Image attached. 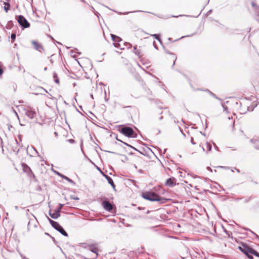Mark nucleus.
I'll return each instance as SVG.
<instances>
[{
  "label": "nucleus",
  "mask_w": 259,
  "mask_h": 259,
  "mask_svg": "<svg viewBox=\"0 0 259 259\" xmlns=\"http://www.w3.org/2000/svg\"><path fill=\"white\" fill-rule=\"evenodd\" d=\"M142 196L145 199L150 201H160L162 203H165L166 199L160 197L158 195L152 191H146L142 193Z\"/></svg>",
  "instance_id": "f257e3e1"
},
{
  "label": "nucleus",
  "mask_w": 259,
  "mask_h": 259,
  "mask_svg": "<svg viewBox=\"0 0 259 259\" xmlns=\"http://www.w3.org/2000/svg\"><path fill=\"white\" fill-rule=\"evenodd\" d=\"M118 131L123 135L128 138H137V134L134 130L130 126H121L118 129Z\"/></svg>",
  "instance_id": "f03ea898"
},
{
  "label": "nucleus",
  "mask_w": 259,
  "mask_h": 259,
  "mask_svg": "<svg viewBox=\"0 0 259 259\" xmlns=\"http://www.w3.org/2000/svg\"><path fill=\"white\" fill-rule=\"evenodd\" d=\"M49 222L51 224V226L56 230H57L58 232H59L62 235L65 237L68 236L67 233L65 231V230L64 229L63 227H62L58 222L54 221L49 218V217H47Z\"/></svg>",
  "instance_id": "7ed1b4c3"
},
{
  "label": "nucleus",
  "mask_w": 259,
  "mask_h": 259,
  "mask_svg": "<svg viewBox=\"0 0 259 259\" xmlns=\"http://www.w3.org/2000/svg\"><path fill=\"white\" fill-rule=\"evenodd\" d=\"M16 19L23 29L28 28L30 26V23L23 16H16Z\"/></svg>",
  "instance_id": "20e7f679"
},
{
  "label": "nucleus",
  "mask_w": 259,
  "mask_h": 259,
  "mask_svg": "<svg viewBox=\"0 0 259 259\" xmlns=\"http://www.w3.org/2000/svg\"><path fill=\"white\" fill-rule=\"evenodd\" d=\"M239 249L244 253L249 258L252 259V256L250 255L252 248L248 246L246 244L243 243L241 246H239Z\"/></svg>",
  "instance_id": "39448f33"
},
{
  "label": "nucleus",
  "mask_w": 259,
  "mask_h": 259,
  "mask_svg": "<svg viewBox=\"0 0 259 259\" xmlns=\"http://www.w3.org/2000/svg\"><path fill=\"white\" fill-rule=\"evenodd\" d=\"M111 37L113 42L114 46L120 50H123V48H121V42H122V39L119 36L111 34Z\"/></svg>",
  "instance_id": "423d86ee"
},
{
  "label": "nucleus",
  "mask_w": 259,
  "mask_h": 259,
  "mask_svg": "<svg viewBox=\"0 0 259 259\" xmlns=\"http://www.w3.org/2000/svg\"><path fill=\"white\" fill-rule=\"evenodd\" d=\"M24 114L30 119H33L36 116V112L30 106L24 109Z\"/></svg>",
  "instance_id": "0eeeda50"
},
{
  "label": "nucleus",
  "mask_w": 259,
  "mask_h": 259,
  "mask_svg": "<svg viewBox=\"0 0 259 259\" xmlns=\"http://www.w3.org/2000/svg\"><path fill=\"white\" fill-rule=\"evenodd\" d=\"M22 166L23 168V171L24 172L27 173L29 177H31L32 176L33 178H35L34 174L32 172L31 168L28 165H27L25 163H22Z\"/></svg>",
  "instance_id": "6e6552de"
},
{
  "label": "nucleus",
  "mask_w": 259,
  "mask_h": 259,
  "mask_svg": "<svg viewBox=\"0 0 259 259\" xmlns=\"http://www.w3.org/2000/svg\"><path fill=\"white\" fill-rule=\"evenodd\" d=\"M102 206L105 210L108 211H111L113 209V205L108 200H103Z\"/></svg>",
  "instance_id": "1a4fd4ad"
},
{
  "label": "nucleus",
  "mask_w": 259,
  "mask_h": 259,
  "mask_svg": "<svg viewBox=\"0 0 259 259\" xmlns=\"http://www.w3.org/2000/svg\"><path fill=\"white\" fill-rule=\"evenodd\" d=\"M177 180L174 177H171L167 179L165 183L166 186L172 187L176 185Z\"/></svg>",
  "instance_id": "9d476101"
},
{
  "label": "nucleus",
  "mask_w": 259,
  "mask_h": 259,
  "mask_svg": "<svg viewBox=\"0 0 259 259\" xmlns=\"http://www.w3.org/2000/svg\"><path fill=\"white\" fill-rule=\"evenodd\" d=\"M250 142L253 145V147L259 150V137H254L250 140Z\"/></svg>",
  "instance_id": "9b49d317"
},
{
  "label": "nucleus",
  "mask_w": 259,
  "mask_h": 259,
  "mask_svg": "<svg viewBox=\"0 0 259 259\" xmlns=\"http://www.w3.org/2000/svg\"><path fill=\"white\" fill-rule=\"evenodd\" d=\"M32 44L34 45V49L40 52H41L42 51L44 50L41 44H38L37 41L33 40L32 41Z\"/></svg>",
  "instance_id": "f8f14e48"
},
{
  "label": "nucleus",
  "mask_w": 259,
  "mask_h": 259,
  "mask_svg": "<svg viewBox=\"0 0 259 259\" xmlns=\"http://www.w3.org/2000/svg\"><path fill=\"white\" fill-rule=\"evenodd\" d=\"M55 172L58 176H60L61 178H63V179L66 180L69 183H71L74 185H75V183L73 180H72L71 179H70V178L67 177V176H64V175H63L59 172L56 171Z\"/></svg>",
  "instance_id": "ddd939ff"
},
{
  "label": "nucleus",
  "mask_w": 259,
  "mask_h": 259,
  "mask_svg": "<svg viewBox=\"0 0 259 259\" xmlns=\"http://www.w3.org/2000/svg\"><path fill=\"white\" fill-rule=\"evenodd\" d=\"M104 176L105 177L106 179L108 181V183L111 186V187L115 190V185L114 183L113 180L108 175H104Z\"/></svg>",
  "instance_id": "4468645a"
},
{
  "label": "nucleus",
  "mask_w": 259,
  "mask_h": 259,
  "mask_svg": "<svg viewBox=\"0 0 259 259\" xmlns=\"http://www.w3.org/2000/svg\"><path fill=\"white\" fill-rule=\"evenodd\" d=\"M49 213L50 216L54 219H57L60 216V213H59L56 210L53 213L52 212L51 210H50Z\"/></svg>",
  "instance_id": "2eb2a0df"
},
{
  "label": "nucleus",
  "mask_w": 259,
  "mask_h": 259,
  "mask_svg": "<svg viewBox=\"0 0 259 259\" xmlns=\"http://www.w3.org/2000/svg\"><path fill=\"white\" fill-rule=\"evenodd\" d=\"M163 49L164 50L165 52L166 53H167V54H169V55H171L172 56V59H174V62L173 64H172V67H173V66H174L175 64V61H176V60H177V56H176V55H175V54H174V53H172L170 52V51H169L168 50L166 49L165 48V47H163Z\"/></svg>",
  "instance_id": "dca6fc26"
},
{
  "label": "nucleus",
  "mask_w": 259,
  "mask_h": 259,
  "mask_svg": "<svg viewBox=\"0 0 259 259\" xmlns=\"http://www.w3.org/2000/svg\"><path fill=\"white\" fill-rule=\"evenodd\" d=\"M4 4L5 5V7H4V10L8 12V10L10 8V5L8 2H5L4 3Z\"/></svg>",
  "instance_id": "f3484780"
},
{
  "label": "nucleus",
  "mask_w": 259,
  "mask_h": 259,
  "mask_svg": "<svg viewBox=\"0 0 259 259\" xmlns=\"http://www.w3.org/2000/svg\"><path fill=\"white\" fill-rule=\"evenodd\" d=\"M90 250L92 252L96 253L97 256L98 255V249L97 247L93 246H90Z\"/></svg>",
  "instance_id": "a211bd4d"
},
{
  "label": "nucleus",
  "mask_w": 259,
  "mask_h": 259,
  "mask_svg": "<svg viewBox=\"0 0 259 259\" xmlns=\"http://www.w3.org/2000/svg\"><path fill=\"white\" fill-rule=\"evenodd\" d=\"M236 104L237 105H240L241 106L240 113L241 114H245L246 112V111H244V110H242V106H243V105H242V103L241 102H236Z\"/></svg>",
  "instance_id": "6ab92c4d"
},
{
  "label": "nucleus",
  "mask_w": 259,
  "mask_h": 259,
  "mask_svg": "<svg viewBox=\"0 0 259 259\" xmlns=\"http://www.w3.org/2000/svg\"><path fill=\"white\" fill-rule=\"evenodd\" d=\"M13 25L14 24H13V21H9L8 22V23H7V24L6 25V28L7 29H11V28H12L13 27Z\"/></svg>",
  "instance_id": "aec40b11"
},
{
  "label": "nucleus",
  "mask_w": 259,
  "mask_h": 259,
  "mask_svg": "<svg viewBox=\"0 0 259 259\" xmlns=\"http://www.w3.org/2000/svg\"><path fill=\"white\" fill-rule=\"evenodd\" d=\"M250 255H254L256 256L259 257V253L253 248H252V249L251 250V253Z\"/></svg>",
  "instance_id": "412c9836"
},
{
  "label": "nucleus",
  "mask_w": 259,
  "mask_h": 259,
  "mask_svg": "<svg viewBox=\"0 0 259 259\" xmlns=\"http://www.w3.org/2000/svg\"><path fill=\"white\" fill-rule=\"evenodd\" d=\"M256 106H252L251 107H250L248 106H246V105H243V107L244 108H247V111H253L254 108H255Z\"/></svg>",
  "instance_id": "4be33fe9"
},
{
  "label": "nucleus",
  "mask_w": 259,
  "mask_h": 259,
  "mask_svg": "<svg viewBox=\"0 0 259 259\" xmlns=\"http://www.w3.org/2000/svg\"><path fill=\"white\" fill-rule=\"evenodd\" d=\"M63 206H64V204L60 203L59 204V207L57 208V209L56 210V211L57 212H58L59 213H60Z\"/></svg>",
  "instance_id": "5701e85b"
},
{
  "label": "nucleus",
  "mask_w": 259,
  "mask_h": 259,
  "mask_svg": "<svg viewBox=\"0 0 259 259\" xmlns=\"http://www.w3.org/2000/svg\"><path fill=\"white\" fill-rule=\"evenodd\" d=\"M206 149L207 150V151H210L211 150V148H212L211 145L210 143L206 142Z\"/></svg>",
  "instance_id": "b1692460"
},
{
  "label": "nucleus",
  "mask_w": 259,
  "mask_h": 259,
  "mask_svg": "<svg viewBox=\"0 0 259 259\" xmlns=\"http://www.w3.org/2000/svg\"><path fill=\"white\" fill-rule=\"evenodd\" d=\"M123 45L125 47L127 48V49H130L132 47V44L129 42H124L123 43Z\"/></svg>",
  "instance_id": "393cba45"
},
{
  "label": "nucleus",
  "mask_w": 259,
  "mask_h": 259,
  "mask_svg": "<svg viewBox=\"0 0 259 259\" xmlns=\"http://www.w3.org/2000/svg\"><path fill=\"white\" fill-rule=\"evenodd\" d=\"M209 94L211 97H213L214 98H215V99H218V100H221V99L220 98H218V97H217V96H216L214 94H213L212 92H209Z\"/></svg>",
  "instance_id": "a878e982"
},
{
  "label": "nucleus",
  "mask_w": 259,
  "mask_h": 259,
  "mask_svg": "<svg viewBox=\"0 0 259 259\" xmlns=\"http://www.w3.org/2000/svg\"><path fill=\"white\" fill-rule=\"evenodd\" d=\"M16 34L15 33H12L11 34V41L12 42H14L16 39Z\"/></svg>",
  "instance_id": "bb28decb"
},
{
  "label": "nucleus",
  "mask_w": 259,
  "mask_h": 259,
  "mask_svg": "<svg viewBox=\"0 0 259 259\" xmlns=\"http://www.w3.org/2000/svg\"><path fill=\"white\" fill-rule=\"evenodd\" d=\"M136 49H137L136 47L134 46V53L140 57V52H139V51H136Z\"/></svg>",
  "instance_id": "cd10ccee"
},
{
  "label": "nucleus",
  "mask_w": 259,
  "mask_h": 259,
  "mask_svg": "<svg viewBox=\"0 0 259 259\" xmlns=\"http://www.w3.org/2000/svg\"><path fill=\"white\" fill-rule=\"evenodd\" d=\"M151 36H152L156 39L157 40V39H158L159 37H160V35L159 34H151Z\"/></svg>",
  "instance_id": "c85d7f7f"
},
{
  "label": "nucleus",
  "mask_w": 259,
  "mask_h": 259,
  "mask_svg": "<svg viewBox=\"0 0 259 259\" xmlns=\"http://www.w3.org/2000/svg\"><path fill=\"white\" fill-rule=\"evenodd\" d=\"M253 198V197L252 196H250V197H249L247 199H246L245 200H244V203H248L249 201H250V200H252V199Z\"/></svg>",
  "instance_id": "c756f323"
},
{
  "label": "nucleus",
  "mask_w": 259,
  "mask_h": 259,
  "mask_svg": "<svg viewBox=\"0 0 259 259\" xmlns=\"http://www.w3.org/2000/svg\"><path fill=\"white\" fill-rule=\"evenodd\" d=\"M142 12L141 11H133V12H125V13H120V14L121 15H126V14H127L130 13H137V12Z\"/></svg>",
  "instance_id": "7c9ffc66"
},
{
  "label": "nucleus",
  "mask_w": 259,
  "mask_h": 259,
  "mask_svg": "<svg viewBox=\"0 0 259 259\" xmlns=\"http://www.w3.org/2000/svg\"><path fill=\"white\" fill-rule=\"evenodd\" d=\"M123 144H124V145H126V146H128V147H131V148H133V149H135V150H137V149L136 148H134V147H133L132 146H131V145H129V144H128L127 143H125V142H123Z\"/></svg>",
  "instance_id": "2f4dec72"
},
{
  "label": "nucleus",
  "mask_w": 259,
  "mask_h": 259,
  "mask_svg": "<svg viewBox=\"0 0 259 259\" xmlns=\"http://www.w3.org/2000/svg\"><path fill=\"white\" fill-rule=\"evenodd\" d=\"M222 106L223 108H224V110L227 112L228 110V107L225 105L224 103L222 104Z\"/></svg>",
  "instance_id": "473e14b6"
},
{
  "label": "nucleus",
  "mask_w": 259,
  "mask_h": 259,
  "mask_svg": "<svg viewBox=\"0 0 259 259\" xmlns=\"http://www.w3.org/2000/svg\"><path fill=\"white\" fill-rule=\"evenodd\" d=\"M67 141L69 142L71 144H73L75 143V141L73 139H68Z\"/></svg>",
  "instance_id": "72a5a7b5"
},
{
  "label": "nucleus",
  "mask_w": 259,
  "mask_h": 259,
  "mask_svg": "<svg viewBox=\"0 0 259 259\" xmlns=\"http://www.w3.org/2000/svg\"><path fill=\"white\" fill-rule=\"evenodd\" d=\"M70 198L73 200H78L79 199V198L77 196H72V195L70 196Z\"/></svg>",
  "instance_id": "f704fd0d"
},
{
  "label": "nucleus",
  "mask_w": 259,
  "mask_h": 259,
  "mask_svg": "<svg viewBox=\"0 0 259 259\" xmlns=\"http://www.w3.org/2000/svg\"><path fill=\"white\" fill-rule=\"evenodd\" d=\"M193 34H192V35H187V36H182L181 38H179V39H176V40H174V41H177V40H179V39H181V38H184V37H185L192 36H193Z\"/></svg>",
  "instance_id": "c9c22d12"
},
{
  "label": "nucleus",
  "mask_w": 259,
  "mask_h": 259,
  "mask_svg": "<svg viewBox=\"0 0 259 259\" xmlns=\"http://www.w3.org/2000/svg\"><path fill=\"white\" fill-rule=\"evenodd\" d=\"M54 81L56 83H59V79L58 77H57L56 78L54 79Z\"/></svg>",
  "instance_id": "e433bc0d"
},
{
  "label": "nucleus",
  "mask_w": 259,
  "mask_h": 259,
  "mask_svg": "<svg viewBox=\"0 0 259 259\" xmlns=\"http://www.w3.org/2000/svg\"><path fill=\"white\" fill-rule=\"evenodd\" d=\"M212 12V10H209V11L207 12V13H206V15H207V16L209 15L210 14H211Z\"/></svg>",
  "instance_id": "4c0bfd02"
},
{
  "label": "nucleus",
  "mask_w": 259,
  "mask_h": 259,
  "mask_svg": "<svg viewBox=\"0 0 259 259\" xmlns=\"http://www.w3.org/2000/svg\"><path fill=\"white\" fill-rule=\"evenodd\" d=\"M153 46H154V48L155 49H156V50H158V47L155 45V41H153Z\"/></svg>",
  "instance_id": "58836bf2"
},
{
  "label": "nucleus",
  "mask_w": 259,
  "mask_h": 259,
  "mask_svg": "<svg viewBox=\"0 0 259 259\" xmlns=\"http://www.w3.org/2000/svg\"><path fill=\"white\" fill-rule=\"evenodd\" d=\"M53 77L54 79L56 78L57 77H58L57 76V74L56 72H54L53 73Z\"/></svg>",
  "instance_id": "ea45409f"
},
{
  "label": "nucleus",
  "mask_w": 259,
  "mask_h": 259,
  "mask_svg": "<svg viewBox=\"0 0 259 259\" xmlns=\"http://www.w3.org/2000/svg\"><path fill=\"white\" fill-rule=\"evenodd\" d=\"M191 143L193 144V145H195V143L193 141V137H191Z\"/></svg>",
  "instance_id": "a19ab883"
},
{
  "label": "nucleus",
  "mask_w": 259,
  "mask_h": 259,
  "mask_svg": "<svg viewBox=\"0 0 259 259\" xmlns=\"http://www.w3.org/2000/svg\"><path fill=\"white\" fill-rule=\"evenodd\" d=\"M157 40L159 42V43H160L161 45H162V40H161V39L160 37H159V38H158V39H157Z\"/></svg>",
  "instance_id": "79ce46f5"
},
{
  "label": "nucleus",
  "mask_w": 259,
  "mask_h": 259,
  "mask_svg": "<svg viewBox=\"0 0 259 259\" xmlns=\"http://www.w3.org/2000/svg\"><path fill=\"white\" fill-rule=\"evenodd\" d=\"M157 40L159 42V43H160L161 45H162V40H161V39L160 37H159V38H158V39H157Z\"/></svg>",
  "instance_id": "37998d69"
},
{
  "label": "nucleus",
  "mask_w": 259,
  "mask_h": 259,
  "mask_svg": "<svg viewBox=\"0 0 259 259\" xmlns=\"http://www.w3.org/2000/svg\"><path fill=\"white\" fill-rule=\"evenodd\" d=\"M249 231H250V232H251L253 234H254V235L256 236V238H258V239H259V237H258V236L256 234H255L254 232H252V231H251L250 230H249Z\"/></svg>",
  "instance_id": "c03bdc74"
},
{
  "label": "nucleus",
  "mask_w": 259,
  "mask_h": 259,
  "mask_svg": "<svg viewBox=\"0 0 259 259\" xmlns=\"http://www.w3.org/2000/svg\"><path fill=\"white\" fill-rule=\"evenodd\" d=\"M207 169L208 170L210 171L211 172H212V169H211L210 167H209V166L207 167Z\"/></svg>",
  "instance_id": "a18cd8bd"
},
{
  "label": "nucleus",
  "mask_w": 259,
  "mask_h": 259,
  "mask_svg": "<svg viewBox=\"0 0 259 259\" xmlns=\"http://www.w3.org/2000/svg\"><path fill=\"white\" fill-rule=\"evenodd\" d=\"M204 92H207L208 94L209 93V92H211L210 91H209L208 89H205L204 90H203Z\"/></svg>",
  "instance_id": "49530a36"
},
{
  "label": "nucleus",
  "mask_w": 259,
  "mask_h": 259,
  "mask_svg": "<svg viewBox=\"0 0 259 259\" xmlns=\"http://www.w3.org/2000/svg\"><path fill=\"white\" fill-rule=\"evenodd\" d=\"M251 6H252V7H255V4L254 2H252L251 3Z\"/></svg>",
  "instance_id": "de8ad7c7"
},
{
  "label": "nucleus",
  "mask_w": 259,
  "mask_h": 259,
  "mask_svg": "<svg viewBox=\"0 0 259 259\" xmlns=\"http://www.w3.org/2000/svg\"><path fill=\"white\" fill-rule=\"evenodd\" d=\"M51 238H52V240L55 242H56V240L55 239V238L54 237H52V236H51Z\"/></svg>",
  "instance_id": "09e8293b"
},
{
  "label": "nucleus",
  "mask_w": 259,
  "mask_h": 259,
  "mask_svg": "<svg viewBox=\"0 0 259 259\" xmlns=\"http://www.w3.org/2000/svg\"><path fill=\"white\" fill-rule=\"evenodd\" d=\"M45 235H47V236H50V237H51V236H52L50 234H49L48 233H47V232L45 233Z\"/></svg>",
  "instance_id": "8fccbe9b"
},
{
  "label": "nucleus",
  "mask_w": 259,
  "mask_h": 259,
  "mask_svg": "<svg viewBox=\"0 0 259 259\" xmlns=\"http://www.w3.org/2000/svg\"><path fill=\"white\" fill-rule=\"evenodd\" d=\"M116 139L118 141H120L122 143H123V142H122L121 140L119 139V138H117V137H116Z\"/></svg>",
  "instance_id": "3c124183"
},
{
  "label": "nucleus",
  "mask_w": 259,
  "mask_h": 259,
  "mask_svg": "<svg viewBox=\"0 0 259 259\" xmlns=\"http://www.w3.org/2000/svg\"><path fill=\"white\" fill-rule=\"evenodd\" d=\"M19 254L21 256L22 258L23 259V256H24L21 252H19Z\"/></svg>",
  "instance_id": "603ef678"
},
{
  "label": "nucleus",
  "mask_w": 259,
  "mask_h": 259,
  "mask_svg": "<svg viewBox=\"0 0 259 259\" xmlns=\"http://www.w3.org/2000/svg\"><path fill=\"white\" fill-rule=\"evenodd\" d=\"M74 51L73 50H72V51H71V52H70V54H71V55H72L73 54H74Z\"/></svg>",
  "instance_id": "864d4df0"
},
{
  "label": "nucleus",
  "mask_w": 259,
  "mask_h": 259,
  "mask_svg": "<svg viewBox=\"0 0 259 259\" xmlns=\"http://www.w3.org/2000/svg\"><path fill=\"white\" fill-rule=\"evenodd\" d=\"M182 134H183V135L184 136V137H186V135L182 131H181Z\"/></svg>",
  "instance_id": "5fc2aeb1"
},
{
  "label": "nucleus",
  "mask_w": 259,
  "mask_h": 259,
  "mask_svg": "<svg viewBox=\"0 0 259 259\" xmlns=\"http://www.w3.org/2000/svg\"><path fill=\"white\" fill-rule=\"evenodd\" d=\"M163 119V117L162 116H161L159 118V120H162Z\"/></svg>",
  "instance_id": "6e6d98bb"
},
{
  "label": "nucleus",
  "mask_w": 259,
  "mask_h": 259,
  "mask_svg": "<svg viewBox=\"0 0 259 259\" xmlns=\"http://www.w3.org/2000/svg\"><path fill=\"white\" fill-rule=\"evenodd\" d=\"M214 146H215V148L218 150V147L215 145V144H214Z\"/></svg>",
  "instance_id": "4d7b16f0"
},
{
  "label": "nucleus",
  "mask_w": 259,
  "mask_h": 259,
  "mask_svg": "<svg viewBox=\"0 0 259 259\" xmlns=\"http://www.w3.org/2000/svg\"><path fill=\"white\" fill-rule=\"evenodd\" d=\"M256 205H257V206H259V201H257V202H256Z\"/></svg>",
  "instance_id": "13d9d810"
},
{
  "label": "nucleus",
  "mask_w": 259,
  "mask_h": 259,
  "mask_svg": "<svg viewBox=\"0 0 259 259\" xmlns=\"http://www.w3.org/2000/svg\"><path fill=\"white\" fill-rule=\"evenodd\" d=\"M23 259H29V258L26 257L25 256H23Z\"/></svg>",
  "instance_id": "bf43d9fd"
},
{
  "label": "nucleus",
  "mask_w": 259,
  "mask_h": 259,
  "mask_svg": "<svg viewBox=\"0 0 259 259\" xmlns=\"http://www.w3.org/2000/svg\"><path fill=\"white\" fill-rule=\"evenodd\" d=\"M168 40L169 41H171V38L169 37V38H168Z\"/></svg>",
  "instance_id": "052dcab7"
},
{
  "label": "nucleus",
  "mask_w": 259,
  "mask_h": 259,
  "mask_svg": "<svg viewBox=\"0 0 259 259\" xmlns=\"http://www.w3.org/2000/svg\"><path fill=\"white\" fill-rule=\"evenodd\" d=\"M15 209H18V206H16L15 207Z\"/></svg>",
  "instance_id": "680f3d73"
},
{
  "label": "nucleus",
  "mask_w": 259,
  "mask_h": 259,
  "mask_svg": "<svg viewBox=\"0 0 259 259\" xmlns=\"http://www.w3.org/2000/svg\"><path fill=\"white\" fill-rule=\"evenodd\" d=\"M91 98H92V99H94V97H93V94H91Z\"/></svg>",
  "instance_id": "e2e57ef3"
},
{
  "label": "nucleus",
  "mask_w": 259,
  "mask_h": 259,
  "mask_svg": "<svg viewBox=\"0 0 259 259\" xmlns=\"http://www.w3.org/2000/svg\"><path fill=\"white\" fill-rule=\"evenodd\" d=\"M236 170H237V171L238 172H240V170L239 169H236Z\"/></svg>",
  "instance_id": "0e129e2a"
},
{
  "label": "nucleus",
  "mask_w": 259,
  "mask_h": 259,
  "mask_svg": "<svg viewBox=\"0 0 259 259\" xmlns=\"http://www.w3.org/2000/svg\"><path fill=\"white\" fill-rule=\"evenodd\" d=\"M32 148H33V149L35 150V152H36V153H38V152H37V151L34 149V148H33V147H32Z\"/></svg>",
  "instance_id": "69168bd1"
},
{
  "label": "nucleus",
  "mask_w": 259,
  "mask_h": 259,
  "mask_svg": "<svg viewBox=\"0 0 259 259\" xmlns=\"http://www.w3.org/2000/svg\"><path fill=\"white\" fill-rule=\"evenodd\" d=\"M47 70V67H45V68H44V70H45V71H46Z\"/></svg>",
  "instance_id": "338daca9"
},
{
  "label": "nucleus",
  "mask_w": 259,
  "mask_h": 259,
  "mask_svg": "<svg viewBox=\"0 0 259 259\" xmlns=\"http://www.w3.org/2000/svg\"><path fill=\"white\" fill-rule=\"evenodd\" d=\"M50 37L52 40H54V38L52 36H50Z\"/></svg>",
  "instance_id": "774afa93"
}]
</instances>
